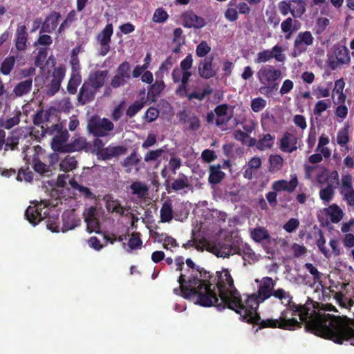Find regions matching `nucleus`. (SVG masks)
I'll return each instance as SVG.
<instances>
[{
	"mask_svg": "<svg viewBox=\"0 0 354 354\" xmlns=\"http://www.w3.org/2000/svg\"><path fill=\"white\" fill-rule=\"evenodd\" d=\"M286 307V319L289 320L288 313L292 316L298 313L301 324L304 323L306 331L317 336L330 339L333 342L342 344L344 342L354 344V330L346 317H341L330 314L316 312L313 301L309 297L304 304H297L292 299L284 304Z\"/></svg>",
	"mask_w": 354,
	"mask_h": 354,
	"instance_id": "1",
	"label": "nucleus"
},
{
	"mask_svg": "<svg viewBox=\"0 0 354 354\" xmlns=\"http://www.w3.org/2000/svg\"><path fill=\"white\" fill-rule=\"evenodd\" d=\"M196 270L199 272L201 279L197 277H192L187 281L185 275L181 274L178 280L179 287L174 288V292L186 299H191L197 296L196 304L203 307L212 306L216 307L220 299L218 295H217L214 291L215 287L218 290L217 278L222 276L225 272H229L228 270L223 269L221 272H216V275L199 266L196 268Z\"/></svg>",
	"mask_w": 354,
	"mask_h": 354,
	"instance_id": "2",
	"label": "nucleus"
},
{
	"mask_svg": "<svg viewBox=\"0 0 354 354\" xmlns=\"http://www.w3.org/2000/svg\"><path fill=\"white\" fill-rule=\"evenodd\" d=\"M218 280L219 301L216 308L222 310L226 308L239 314L243 320L248 323H257L260 316L257 313L259 304L263 301L259 300L256 293L248 295L243 303L241 296L235 288L234 280L230 272H225L222 276L217 278Z\"/></svg>",
	"mask_w": 354,
	"mask_h": 354,
	"instance_id": "3",
	"label": "nucleus"
},
{
	"mask_svg": "<svg viewBox=\"0 0 354 354\" xmlns=\"http://www.w3.org/2000/svg\"><path fill=\"white\" fill-rule=\"evenodd\" d=\"M26 219L34 226L46 219V227L52 232H59V213L55 207H49L46 203L41 202L34 206H29L26 212Z\"/></svg>",
	"mask_w": 354,
	"mask_h": 354,
	"instance_id": "4",
	"label": "nucleus"
},
{
	"mask_svg": "<svg viewBox=\"0 0 354 354\" xmlns=\"http://www.w3.org/2000/svg\"><path fill=\"white\" fill-rule=\"evenodd\" d=\"M257 77L261 84L259 92L270 97L278 90L282 73L280 69L267 64L262 66L257 71Z\"/></svg>",
	"mask_w": 354,
	"mask_h": 354,
	"instance_id": "5",
	"label": "nucleus"
},
{
	"mask_svg": "<svg viewBox=\"0 0 354 354\" xmlns=\"http://www.w3.org/2000/svg\"><path fill=\"white\" fill-rule=\"evenodd\" d=\"M286 312H281L280 317L279 319H259L254 323L259 325V328H280L287 330H295L297 327H301V322H299L296 318L292 317L289 320H286Z\"/></svg>",
	"mask_w": 354,
	"mask_h": 354,
	"instance_id": "6",
	"label": "nucleus"
},
{
	"mask_svg": "<svg viewBox=\"0 0 354 354\" xmlns=\"http://www.w3.org/2000/svg\"><path fill=\"white\" fill-rule=\"evenodd\" d=\"M327 56L329 66L333 70L340 65L348 64L351 61L348 49L339 44L333 45Z\"/></svg>",
	"mask_w": 354,
	"mask_h": 354,
	"instance_id": "7",
	"label": "nucleus"
},
{
	"mask_svg": "<svg viewBox=\"0 0 354 354\" xmlns=\"http://www.w3.org/2000/svg\"><path fill=\"white\" fill-rule=\"evenodd\" d=\"M87 127L92 135L100 138L109 136L110 131L113 130L114 124L107 118L93 116L89 120Z\"/></svg>",
	"mask_w": 354,
	"mask_h": 354,
	"instance_id": "8",
	"label": "nucleus"
},
{
	"mask_svg": "<svg viewBox=\"0 0 354 354\" xmlns=\"http://www.w3.org/2000/svg\"><path fill=\"white\" fill-rule=\"evenodd\" d=\"M339 192L348 206L354 207V188L351 174H346L342 175L341 183L339 185Z\"/></svg>",
	"mask_w": 354,
	"mask_h": 354,
	"instance_id": "9",
	"label": "nucleus"
},
{
	"mask_svg": "<svg viewBox=\"0 0 354 354\" xmlns=\"http://www.w3.org/2000/svg\"><path fill=\"white\" fill-rule=\"evenodd\" d=\"M131 78V64L125 61L121 63L115 71V73L111 80L110 85L113 88L124 86Z\"/></svg>",
	"mask_w": 354,
	"mask_h": 354,
	"instance_id": "10",
	"label": "nucleus"
},
{
	"mask_svg": "<svg viewBox=\"0 0 354 354\" xmlns=\"http://www.w3.org/2000/svg\"><path fill=\"white\" fill-rule=\"evenodd\" d=\"M282 47L278 44L275 45L271 50L266 49L259 52L254 59V62L256 64L266 63L273 58H274L277 62H283L286 59V56L282 53Z\"/></svg>",
	"mask_w": 354,
	"mask_h": 354,
	"instance_id": "11",
	"label": "nucleus"
},
{
	"mask_svg": "<svg viewBox=\"0 0 354 354\" xmlns=\"http://www.w3.org/2000/svg\"><path fill=\"white\" fill-rule=\"evenodd\" d=\"M26 138L25 131L22 127H17L12 130L8 136H5L4 151H15L19 149L21 140Z\"/></svg>",
	"mask_w": 354,
	"mask_h": 354,
	"instance_id": "12",
	"label": "nucleus"
},
{
	"mask_svg": "<svg viewBox=\"0 0 354 354\" xmlns=\"http://www.w3.org/2000/svg\"><path fill=\"white\" fill-rule=\"evenodd\" d=\"M313 41L314 38L310 31L306 30L299 32L294 41V55L296 56L305 53L307 47L313 45Z\"/></svg>",
	"mask_w": 354,
	"mask_h": 354,
	"instance_id": "13",
	"label": "nucleus"
},
{
	"mask_svg": "<svg viewBox=\"0 0 354 354\" xmlns=\"http://www.w3.org/2000/svg\"><path fill=\"white\" fill-rule=\"evenodd\" d=\"M107 76V71L96 70L91 71L84 82L97 92L104 85Z\"/></svg>",
	"mask_w": 354,
	"mask_h": 354,
	"instance_id": "14",
	"label": "nucleus"
},
{
	"mask_svg": "<svg viewBox=\"0 0 354 354\" xmlns=\"http://www.w3.org/2000/svg\"><path fill=\"white\" fill-rule=\"evenodd\" d=\"M275 282L269 277L263 278L262 283L258 287L256 295L260 301H264L272 296Z\"/></svg>",
	"mask_w": 354,
	"mask_h": 354,
	"instance_id": "15",
	"label": "nucleus"
},
{
	"mask_svg": "<svg viewBox=\"0 0 354 354\" xmlns=\"http://www.w3.org/2000/svg\"><path fill=\"white\" fill-rule=\"evenodd\" d=\"M213 56L205 57L201 59L198 64V72L203 79H209L216 74V71L212 68Z\"/></svg>",
	"mask_w": 354,
	"mask_h": 354,
	"instance_id": "16",
	"label": "nucleus"
},
{
	"mask_svg": "<svg viewBox=\"0 0 354 354\" xmlns=\"http://www.w3.org/2000/svg\"><path fill=\"white\" fill-rule=\"evenodd\" d=\"M66 70L64 67H57L54 69L53 78L48 86L47 94L54 95L60 88L61 83L65 76Z\"/></svg>",
	"mask_w": 354,
	"mask_h": 354,
	"instance_id": "17",
	"label": "nucleus"
},
{
	"mask_svg": "<svg viewBox=\"0 0 354 354\" xmlns=\"http://www.w3.org/2000/svg\"><path fill=\"white\" fill-rule=\"evenodd\" d=\"M183 25L185 28H201L206 24L204 18L198 16L193 11H187L183 14Z\"/></svg>",
	"mask_w": 354,
	"mask_h": 354,
	"instance_id": "18",
	"label": "nucleus"
},
{
	"mask_svg": "<svg viewBox=\"0 0 354 354\" xmlns=\"http://www.w3.org/2000/svg\"><path fill=\"white\" fill-rule=\"evenodd\" d=\"M62 232L75 229L81 223V220L77 217L74 209H67L62 214Z\"/></svg>",
	"mask_w": 354,
	"mask_h": 354,
	"instance_id": "19",
	"label": "nucleus"
},
{
	"mask_svg": "<svg viewBox=\"0 0 354 354\" xmlns=\"http://www.w3.org/2000/svg\"><path fill=\"white\" fill-rule=\"evenodd\" d=\"M170 180L171 179L168 178L164 183V185L168 193L171 192L170 189L174 192H178L186 188L189 189L192 187L187 176L184 174H180L179 178L174 179L171 184H170Z\"/></svg>",
	"mask_w": 354,
	"mask_h": 354,
	"instance_id": "20",
	"label": "nucleus"
},
{
	"mask_svg": "<svg viewBox=\"0 0 354 354\" xmlns=\"http://www.w3.org/2000/svg\"><path fill=\"white\" fill-rule=\"evenodd\" d=\"M127 149L123 146H111L109 145L103 149L100 150L97 153L98 158L106 160L111 159L113 157H118L119 156L125 154Z\"/></svg>",
	"mask_w": 354,
	"mask_h": 354,
	"instance_id": "21",
	"label": "nucleus"
},
{
	"mask_svg": "<svg viewBox=\"0 0 354 354\" xmlns=\"http://www.w3.org/2000/svg\"><path fill=\"white\" fill-rule=\"evenodd\" d=\"M97 91L86 82H84L77 95V102L80 105H85L95 100Z\"/></svg>",
	"mask_w": 354,
	"mask_h": 354,
	"instance_id": "22",
	"label": "nucleus"
},
{
	"mask_svg": "<svg viewBox=\"0 0 354 354\" xmlns=\"http://www.w3.org/2000/svg\"><path fill=\"white\" fill-rule=\"evenodd\" d=\"M240 248L234 243H218L214 247V253L218 257H229L230 255L240 254Z\"/></svg>",
	"mask_w": 354,
	"mask_h": 354,
	"instance_id": "23",
	"label": "nucleus"
},
{
	"mask_svg": "<svg viewBox=\"0 0 354 354\" xmlns=\"http://www.w3.org/2000/svg\"><path fill=\"white\" fill-rule=\"evenodd\" d=\"M298 185V179L296 176L292 177L289 181L286 180H276L272 183V189L275 192L286 191L288 193H292Z\"/></svg>",
	"mask_w": 354,
	"mask_h": 354,
	"instance_id": "24",
	"label": "nucleus"
},
{
	"mask_svg": "<svg viewBox=\"0 0 354 354\" xmlns=\"http://www.w3.org/2000/svg\"><path fill=\"white\" fill-rule=\"evenodd\" d=\"M53 164V160H50V164L46 165L42 162L38 154H35L32 157V167L35 172L41 176L49 177L52 175Z\"/></svg>",
	"mask_w": 354,
	"mask_h": 354,
	"instance_id": "25",
	"label": "nucleus"
},
{
	"mask_svg": "<svg viewBox=\"0 0 354 354\" xmlns=\"http://www.w3.org/2000/svg\"><path fill=\"white\" fill-rule=\"evenodd\" d=\"M297 142V138L296 136L286 131L280 140V149L284 152L292 153L297 149L296 146Z\"/></svg>",
	"mask_w": 354,
	"mask_h": 354,
	"instance_id": "26",
	"label": "nucleus"
},
{
	"mask_svg": "<svg viewBox=\"0 0 354 354\" xmlns=\"http://www.w3.org/2000/svg\"><path fill=\"white\" fill-rule=\"evenodd\" d=\"M103 200L105 202V206L107 211L110 213H116L120 216L124 214V207L121 205L118 199L115 198L112 194H106Z\"/></svg>",
	"mask_w": 354,
	"mask_h": 354,
	"instance_id": "27",
	"label": "nucleus"
},
{
	"mask_svg": "<svg viewBox=\"0 0 354 354\" xmlns=\"http://www.w3.org/2000/svg\"><path fill=\"white\" fill-rule=\"evenodd\" d=\"M69 137L66 129H62L58 133L54 135L52 140V147L59 152H65V142Z\"/></svg>",
	"mask_w": 354,
	"mask_h": 354,
	"instance_id": "28",
	"label": "nucleus"
},
{
	"mask_svg": "<svg viewBox=\"0 0 354 354\" xmlns=\"http://www.w3.org/2000/svg\"><path fill=\"white\" fill-rule=\"evenodd\" d=\"M59 17L60 13L57 12H53L51 15L48 16L41 25L40 33H50L55 30L57 27Z\"/></svg>",
	"mask_w": 354,
	"mask_h": 354,
	"instance_id": "29",
	"label": "nucleus"
},
{
	"mask_svg": "<svg viewBox=\"0 0 354 354\" xmlns=\"http://www.w3.org/2000/svg\"><path fill=\"white\" fill-rule=\"evenodd\" d=\"M32 88V78H28L16 84L13 89V93L16 97H20L28 94Z\"/></svg>",
	"mask_w": 354,
	"mask_h": 354,
	"instance_id": "30",
	"label": "nucleus"
},
{
	"mask_svg": "<svg viewBox=\"0 0 354 354\" xmlns=\"http://www.w3.org/2000/svg\"><path fill=\"white\" fill-rule=\"evenodd\" d=\"M192 73L190 71H182L181 84L176 89V94L180 97H185L189 95L188 82Z\"/></svg>",
	"mask_w": 354,
	"mask_h": 354,
	"instance_id": "31",
	"label": "nucleus"
},
{
	"mask_svg": "<svg viewBox=\"0 0 354 354\" xmlns=\"http://www.w3.org/2000/svg\"><path fill=\"white\" fill-rule=\"evenodd\" d=\"M28 33L26 26H18L16 31L15 46L19 51L26 49Z\"/></svg>",
	"mask_w": 354,
	"mask_h": 354,
	"instance_id": "32",
	"label": "nucleus"
},
{
	"mask_svg": "<svg viewBox=\"0 0 354 354\" xmlns=\"http://www.w3.org/2000/svg\"><path fill=\"white\" fill-rule=\"evenodd\" d=\"M96 208L91 206L88 208L86 215L85 216V222L86 223L87 227L92 232L99 227L98 219L95 216Z\"/></svg>",
	"mask_w": 354,
	"mask_h": 354,
	"instance_id": "33",
	"label": "nucleus"
},
{
	"mask_svg": "<svg viewBox=\"0 0 354 354\" xmlns=\"http://www.w3.org/2000/svg\"><path fill=\"white\" fill-rule=\"evenodd\" d=\"M297 23H298V21L292 19L291 17H288L281 22V31L285 34V38L286 39H290L293 32L297 30L295 28Z\"/></svg>",
	"mask_w": 354,
	"mask_h": 354,
	"instance_id": "34",
	"label": "nucleus"
},
{
	"mask_svg": "<svg viewBox=\"0 0 354 354\" xmlns=\"http://www.w3.org/2000/svg\"><path fill=\"white\" fill-rule=\"evenodd\" d=\"M225 177V173L221 170L220 165L210 167L208 180L209 183L218 184Z\"/></svg>",
	"mask_w": 354,
	"mask_h": 354,
	"instance_id": "35",
	"label": "nucleus"
},
{
	"mask_svg": "<svg viewBox=\"0 0 354 354\" xmlns=\"http://www.w3.org/2000/svg\"><path fill=\"white\" fill-rule=\"evenodd\" d=\"M113 32V27L112 24H107L103 30L97 36L99 43L107 44L111 43V36Z\"/></svg>",
	"mask_w": 354,
	"mask_h": 354,
	"instance_id": "36",
	"label": "nucleus"
},
{
	"mask_svg": "<svg viewBox=\"0 0 354 354\" xmlns=\"http://www.w3.org/2000/svg\"><path fill=\"white\" fill-rule=\"evenodd\" d=\"M236 0H230L227 4V8L225 11V19L231 22L235 21L239 18V12L236 8Z\"/></svg>",
	"mask_w": 354,
	"mask_h": 354,
	"instance_id": "37",
	"label": "nucleus"
},
{
	"mask_svg": "<svg viewBox=\"0 0 354 354\" xmlns=\"http://www.w3.org/2000/svg\"><path fill=\"white\" fill-rule=\"evenodd\" d=\"M160 213L161 222H170L174 217L171 203L169 202H165L162 204Z\"/></svg>",
	"mask_w": 354,
	"mask_h": 354,
	"instance_id": "38",
	"label": "nucleus"
},
{
	"mask_svg": "<svg viewBox=\"0 0 354 354\" xmlns=\"http://www.w3.org/2000/svg\"><path fill=\"white\" fill-rule=\"evenodd\" d=\"M21 115V112L18 110L15 111L13 117L6 119V120H0V128H3L7 130L11 129L20 122Z\"/></svg>",
	"mask_w": 354,
	"mask_h": 354,
	"instance_id": "39",
	"label": "nucleus"
},
{
	"mask_svg": "<svg viewBox=\"0 0 354 354\" xmlns=\"http://www.w3.org/2000/svg\"><path fill=\"white\" fill-rule=\"evenodd\" d=\"M251 237L257 243H260L263 240L270 239V234L268 231L262 227L254 228L251 231Z\"/></svg>",
	"mask_w": 354,
	"mask_h": 354,
	"instance_id": "40",
	"label": "nucleus"
},
{
	"mask_svg": "<svg viewBox=\"0 0 354 354\" xmlns=\"http://www.w3.org/2000/svg\"><path fill=\"white\" fill-rule=\"evenodd\" d=\"M274 136L270 133L263 134L261 138L258 140L257 149L261 151H264L267 149H270L274 145Z\"/></svg>",
	"mask_w": 354,
	"mask_h": 354,
	"instance_id": "41",
	"label": "nucleus"
},
{
	"mask_svg": "<svg viewBox=\"0 0 354 354\" xmlns=\"http://www.w3.org/2000/svg\"><path fill=\"white\" fill-rule=\"evenodd\" d=\"M86 146L85 139L76 138L71 143L65 145V152L79 151L84 149Z\"/></svg>",
	"mask_w": 354,
	"mask_h": 354,
	"instance_id": "42",
	"label": "nucleus"
},
{
	"mask_svg": "<svg viewBox=\"0 0 354 354\" xmlns=\"http://www.w3.org/2000/svg\"><path fill=\"white\" fill-rule=\"evenodd\" d=\"M335 189L330 185H326L324 188L321 189L319 192L320 199L325 204L329 203L333 199Z\"/></svg>",
	"mask_w": 354,
	"mask_h": 354,
	"instance_id": "43",
	"label": "nucleus"
},
{
	"mask_svg": "<svg viewBox=\"0 0 354 354\" xmlns=\"http://www.w3.org/2000/svg\"><path fill=\"white\" fill-rule=\"evenodd\" d=\"M330 218L332 223H337L343 218L344 213L342 209L336 204H333L328 207Z\"/></svg>",
	"mask_w": 354,
	"mask_h": 354,
	"instance_id": "44",
	"label": "nucleus"
},
{
	"mask_svg": "<svg viewBox=\"0 0 354 354\" xmlns=\"http://www.w3.org/2000/svg\"><path fill=\"white\" fill-rule=\"evenodd\" d=\"M130 189L133 194L138 195V196L140 198L145 197L149 190L147 185L138 181L133 182L131 185Z\"/></svg>",
	"mask_w": 354,
	"mask_h": 354,
	"instance_id": "45",
	"label": "nucleus"
},
{
	"mask_svg": "<svg viewBox=\"0 0 354 354\" xmlns=\"http://www.w3.org/2000/svg\"><path fill=\"white\" fill-rule=\"evenodd\" d=\"M140 161V159L138 157L136 151H133L129 156L125 158L123 161L121 162V165L124 168H128L127 171L130 172L131 167L138 165Z\"/></svg>",
	"mask_w": 354,
	"mask_h": 354,
	"instance_id": "46",
	"label": "nucleus"
},
{
	"mask_svg": "<svg viewBox=\"0 0 354 354\" xmlns=\"http://www.w3.org/2000/svg\"><path fill=\"white\" fill-rule=\"evenodd\" d=\"M292 2L295 5L291 7V15L295 18H299L306 12V3L303 0H293Z\"/></svg>",
	"mask_w": 354,
	"mask_h": 354,
	"instance_id": "47",
	"label": "nucleus"
},
{
	"mask_svg": "<svg viewBox=\"0 0 354 354\" xmlns=\"http://www.w3.org/2000/svg\"><path fill=\"white\" fill-rule=\"evenodd\" d=\"M82 81L81 75L79 73L73 74L69 80L67 85V91L71 94L74 95L77 93V87Z\"/></svg>",
	"mask_w": 354,
	"mask_h": 354,
	"instance_id": "48",
	"label": "nucleus"
},
{
	"mask_svg": "<svg viewBox=\"0 0 354 354\" xmlns=\"http://www.w3.org/2000/svg\"><path fill=\"white\" fill-rule=\"evenodd\" d=\"M77 162L74 157L67 156L59 164L60 169L67 172L77 167Z\"/></svg>",
	"mask_w": 354,
	"mask_h": 354,
	"instance_id": "49",
	"label": "nucleus"
},
{
	"mask_svg": "<svg viewBox=\"0 0 354 354\" xmlns=\"http://www.w3.org/2000/svg\"><path fill=\"white\" fill-rule=\"evenodd\" d=\"M213 93V89L211 86L207 84L201 93H198L197 91H193L189 94L187 96V99L189 100H192L194 99H196L199 101H202L204 100L205 96L209 95Z\"/></svg>",
	"mask_w": 354,
	"mask_h": 354,
	"instance_id": "50",
	"label": "nucleus"
},
{
	"mask_svg": "<svg viewBox=\"0 0 354 354\" xmlns=\"http://www.w3.org/2000/svg\"><path fill=\"white\" fill-rule=\"evenodd\" d=\"M272 296L276 299L280 300L281 304L283 305L288 301L293 299V297L292 295L290 293V292L286 291L284 289L281 288L277 289L274 288Z\"/></svg>",
	"mask_w": 354,
	"mask_h": 354,
	"instance_id": "51",
	"label": "nucleus"
},
{
	"mask_svg": "<svg viewBox=\"0 0 354 354\" xmlns=\"http://www.w3.org/2000/svg\"><path fill=\"white\" fill-rule=\"evenodd\" d=\"M348 128L347 127H345L344 128H342L339 130L337 135V142L342 147H346V149L348 150V148L346 146V145L348 144Z\"/></svg>",
	"mask_w": 354,
	"mask_h": 354,
	"instance_id": "52",
	"label": "nucleus"
},
{
	"mask_svg": "<svg viewBox=\"0 0 354 354\" xmlns=\"http://www.w3.org/2000/svg\"><path fill=\"white\" fill-rule=\"evenodd\" d=\"M15 64V59L13 56L6 57L2 62L1 66V72L8 75L12 71Z\"/></svg>",
	"mask_w": 354,
	"mask_h": 354,
	"instance_id": "53",
	"label": "nucleus"
},
{
	"mask_svg": "<svg viewBox=\"0 0 354 354\" xmlns=\"http://www.w3.org/2000/svg\"><path fill=\"white\" fill-rule=\"evenodd\" d=\"M145 102L141 100H136L131 104L126 111V115L129 118L135 116L143 107Z\"/></svg>",
	"mask_w": 354,
	"mask_h": 354,
	"instance_id": "54",
	"label": "nucleus"
},
{
	"mask_svg": "<svg viewBox=\"0 0 354 354\" xmlns=\"http://www.w3.org/2000/svg\"><path fill=\"white\" fill-rule=\"evenodd\" d=\"M33 173L28 167L26 169L21 168L17 173V180L22 181L24 180L26 182L30 183L33 180Z\"/></svg>",
	"mask_w": 354,
	"mask_h": 354,
	"instance_id": "55",
	"label": "nucleus"
},
{
	"mask_svg": "<svg viewBox=\"0 0 354 354\" xmlns=\"http://www.w3.org/2000/svg\"><path fill=\"white\" fill-rule=\"evenodd\" d=\"M269 162L270 163V171H274L281 169L283 160L280 155H270Z\"/></svg>",
	"mask_w": 354,
	"mask_h": 354,
	"instance_id": "56",
	"label": "nucleus"
},
{
	"mask_svg": "<svg viewBox=\"0 0 354 354\" xmlns=\"http://www.w3.org/2000/svg\"><path fill=\"white\" fill-rule=\"evenodd\" d=\"M326 182H327V185H330L333 187L337 188L341 183L338 171L337 170H333L329 174H327Z\"/></svg>",
	"mask_w": 354,
	"mask_h": 354,
	"instance_id": "57",
	"label": "nucleus"
},
{
	"mask_svg": "<svg viewBox=\"0 0 354 354\" xmlns=\"http://www.w3.org/2000/svg\"><path fill=\"white\" fill-rule=\"evenodd\" d=\"M165 88V84L162 80L156 81L152 85H151L148 93L149 95L155 97L158 96Z\"/></svg>",
	"mask_w": 354,
	"mask_h": 354,
	"instance_id": "58",
	"label": "nucleus"
},
{
	"mask_svg": "<svg viewBox=\"0 0 354 354\" xmlns=\"http://www.w3.org/2000/svg\"><path fill=\"white\" fill-rule=\"evenodd\" d=\"M169 17L167 12L162 8H157L153 15V21L156 23L162 24L165 22Z\"/></svg>",
	"mask_w": 354,
	"mask_h": 354,
	"instance_id": "59",
	"label": "nucleus"
},
{
	"mask_svg": "<svg viewBox=\"0 0 354 354\" xmlns=\"http://www.w3.org/2000/svg\"><path fill=\"white\" fill-rule=\"evenodd\" d=\"M142 244V241L140 238V232H133L129 240L128 245L131 250H135L140 248Z\"/></svg>",
	"mask_w": 354,
	"mask_h": 354,
	"instance_id": "60",
	"label": "nucleus"
},
{
	"mask_svg": "<svg viewBox=\"0 0 354 354\" xmlns=\"http://www.w3.org/2000/svg\"><path fill=\"white\" fill-rule=\"evenodd\" d=\"M165 150L162 148L158 149L156 150H150L145 153L144 160L147 162L151 161H156L162 156Z\"/></svg>",
	"mask_w": 354,
	"mask_h": 354,
	"instance_id": "61",
	"label": "nucleus"
},
{
	"mask_svg": "<svg viewBox=\"0 0 354 354\" xmlns=\"http://www.w3.org/2000/svg\"><path fill=\"white\" fill-rule=\"evenodd\" d=\"M71 184L75 189L77 190L81 194L84 195L86 198H95L94 194L91 192V189L88 187H85L84 185H81L75 181L71 183Z\"/></svg>",
	"mask_w": 354,
	"mask_h": 354,
	"instance_id": "62",
	"label": "nucleus"
},
{
	"mask_svg": "<svg viewBox=\"0 0 354 354\" xmlns=\"http://www.w3.org/2000/svg\"><path fill=\"white\" fill-rule=\"evenodd\" d=\"M266 100L261 97L252 99L251 101V109L255 112L258 113L263 110L266 106Z\"/></svg>",
	"mask_w": 354,
	"mask_h": 354,
	"instance_id": "63",
	"label": "nucleus"
},
{
	"mask_svg": "<svg viewBox=\"0 0 354 354\" xmlns=\"http://www.w3.org/2000/svg\"><path fill=\"white\" fill-rule=\"evenodd\" d=\"M210 51L211 47L205 41H202L196 48V54L199 57H205Z\"/></svg>",
	"mask_w": 354,
	"mask_h": 354,
	"instance_id": "64",
	"label": "nucleus"
}]
</instances>
